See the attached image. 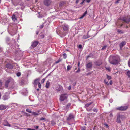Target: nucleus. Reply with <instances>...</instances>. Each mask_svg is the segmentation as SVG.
Instances as JSON below:
<instances>
[{"label": "nucleus", "instance_id": "45", "mask_svg": "<svg viewBox=\"0 0 130 130\" xmlns=\"http://www.w3.org/2000/svg\"><path fill=\"white\" fill-rule=\"evenodd\" d=\"M43 27V25H41L40 26V28H42Z\"/></svg>", "mask_w": 130, "mask_h": 130}, {"label": "nucleus", "instance_id": "10", "mask_svg": "<svg viewBox=\"0 0 130 130\" xmlns=\"http://www.w3.org/2000/svg\"><path fill=\"white\" fill-rule=\"evenodd\" d=\"M121 119L120 118V115L119 114L117 115V118L116 119V122L118 123H120L121 122V121L120 120V119Z\"/></svg>", "mask_w": 130, "mask_h": 130}, {"label": "nucleus", "instance_id": "53", "mask_svg": "<svg viewBox=\"0 0 130 130\" xmlns=\"http://www.w3.org/2000/svg\"><path fill=\"white\" fill-rule=\"evenodd\" d=\"M79 0H76V4H77L79 2Z\"/></svg>", "mask_w": 130, "mask_h": 130}, {"label": "nucleus", "instance_id": "43", "mask_svg": "<svg viewBox=\"0 0 130 130\" xmlns=\"http://www.w3.org/2000/svg\"><path fill=\"white\" fill-rule=\"evenodd\" d=\"M82 47V46L81 45V44H80V45H79L78 46V47L79 48H81Z\"/></svg>", "mask_w": 130, "mask_h": 130}, {"label": "nucleus", "instance_id": "25", "mask_svg": "<svg viewBox=\"0 0 130 130\" xmlns=\"http://www.w3.org/2000/svg\"><path fill=\"white\" fill-rule=\"evenodd\" d=\"M51 124L52 125L54 126L55 125L56 123L55 121L53 120L51 121Z\"/></svg>", "mask_w": 130, "mask_h": 130}, {"label": "nucleus", "instance_id": "63", "mask_svg": "<svg viewBox=\"0 0 130 130\" xmlns=\"http://www.w3.org/2000/svg\"><path fill=\"white\" fill-rule=\"evenodd\" d=\"M61 4H62V3H60V6H62V5H61Z\"/></svg>", "mask_w": 130, "mask_h": 130}, {"label": "nucleus", "instance_id": "12", "mask_svg": "<svg viewBox=\"0 0 130 130\" xmlns=\"http://www.w3.org/2000/svg\"><path fill=\"white\" fill-rule=\"evenodd\" d=\"M6 67L9 69H11L13 68V67L12 65L9 63L7 64L6 65Z\"/></svg>", "mask_w": 130, "mask_h": 130}, {"label": "nucleus", "instance_id": "2", "mask_svg": "<svg viewBox=\"0 0 130 130\" xmlns=\"http://www.w3.org/2000/svg\"><path fill=\"white\" fill-rule=\"evenodd\" d=\"M120 19L125 23L128 24L130 22V17L127 15L120 18Z\"/></svg>", "mask_w": 130, "mask_h": 130}, {"label": "nucleus", "instance_id": "8", "mask_svg": "<svg viewBox=\"0 0 130 130\" xmlns=\"http://www.w3.org/2000/svg\"><path fill=\"white\" fill-rule=\"evenodd\" d=\"M74 118V115L71 114H70L68 117L67 118V120L69 121L70 120L73 119Z\"/></svg>", "mask_w": 130, "mask_h": 130}, {"label": "nucleus", "instance_id": "57", "mask_svg": "<svg viewBox=\"0 0 130 130\" xmlns=\"http://www.w3.org/2000/svg\"><path fill=\"white\" fill-rule=\"evenodd\" d=\"M80 64V62L79 61L78 62V67H79V66Z\"/></svg>", "mask_w": 130, "mask_h": 130}, {"label": "nucleus", "instance_id": "60", "mask_svg": "<svg viewBox=\"0 0 130 130\" xmlns=\"http://www.w3.org/2000/svg\"><path fill=\"white\" fill-rule=\"evenodd\" d=\"M38 33H39V32H38V31H36V34L37 35V34H38Z\"/></svg>", "mask_w": 130, "mask_h": 130}, {"label": "nucleus", "instance_id": "27", "mask_svg": "<svg viewBox=\"0 0 130 130\" xmlns=\"http://www.w3.org/2000/svg\"><path fill=\"white\" fill-rule=\"evenodd\" d=\"M106 76L107 78V79H108V80H109L110 79H111V76H109L107 74L106 75Z\"/></svg>", "mask_w": 130, "mask_h": 130}, {"label": "nucleus", "instance_id": "6", "mask_svg": "<svg viewBox=\"0 0 130 130\" xmlns=\"http://www.w3.org/2000/svg\"><path fill=\"white\" fill-rule=\"evenodd\" d=\"M51 1L50 0H45L44 2V4L46 6H48L50 5Z\"/></svg>", "mask_w": 130, "mask_h": 130}, {"label": "nucleus", "instance_id": "28", "mask_svg": "<svg viewBox=\"0 0 130 130\" xmlns=\"http://www.w3.org/2000/svg\"><path fill=\"white\" fill-rule=\"evenodd\" d=\"M72 68V66L70 65H68L67 66V70L68 71L69 70Z\"/></svg>", "mask_w": 130, "mask_h": 130}, {"label": "nucleus", "instance_id": "59", "mask_svg": "<svg viewBox=\"0 0 130 130\" xmlns=\"http://www.w3.org/2000/svg\"><path fill=\"white\" fill-rule=\"evenodd\" d=\"M90 57V56L89 55L87 57V59L88 58Z\"/></svg>", "mask_w": 130, "mask_h": 130}, {"label": "nucleus", "instance_id": "7", "mask_svg": "<svg viewBox=\"0 0 130 130\" xmlns=\"http://www.w3.org/2000/svg\"><path fill=\"white\" fill-rule=\"evenodd\" d=\"M3 125L5 126L10 127L11 126L9 124L8 122L6 120H4L3 123Z\"/></svg>", "mask_w": 130, "mask_h": 130}, {"label": "nucleus", "instance_id": "41", "mask_svg": "<svg viewBox=\"0 0 130 130\" xmlns=\"http://www.w3.org/2000/svg\"><path fill=\"white\" fill-rule=\"evenodd\" d=\"M45 119L43 117H41L40 118V120H45Z\"/></svg>", "mask_w": 130, "mask_h": 130}, {"label": "nucleus", "instance_id": "47", "mask_svg": "<svg viewBox=\"0 0 130 130\" xmlns=\"http://www.w3.org/2000/svg\"><path fill=\"white\" fill-rule=\"evenodd\" d=\"M38 126H34V127L36 129H37L38 128Z\"/></svg>", "mask_w": 130, "mask_h": 130}, {"label": "nucleus", "instance_id": "56", "mask_svg": "<svg viewBox=\"0 0 130 130\" xmlns=\"http://www.w3.org/2000/svg\"><path fill=\"white\" fill-rule=\"evenodd\" d=\"M106 46H104L102 48V49H105L106 47Z\"/></svg>", "mask_w": 130, "mask_h": 130}, {"label": "nucleus", "instance_id": "19", "mask_svg": "<svg viewBox=\"0 0 130 130\" xmlns=\"http://www.w3.org/2000/svg\"><path fill=\"white\" fill-rule=\"evenodd\" d=\"M50 83L48 81H47L46 82V85L45 86V87L47 88H49L50 85Z\"/></svg>", "mask_w": 130, "mask_h": 130}, {"label": "nucleus", "instance_id": "20", "mask_svg": "<svg viewBox=\"0 0 130 130\" xmlns=\"http://www.w3.org/2000/svg\"><path fill=\"white\" fill-rule=\"evenodd\" d=\"M39 81V79H35L34 82V84L35 85H36L37 83H38L39 82H38Z\"/></svg>", "mask_w": 130, "mask_h": 130}, {"label": "nucleus", "instance_id": "13", "mask_svg": "<svg viewBox=\"0 0 130 130\" xmlns=\"http://www.w3.org/2000/svg\"><path fill=\"white\" fill-rule=\"evenodd\" d=\"M63 28L64 30L67 31L68 29V26L67 25L65 24L63 26Z\"/></svg>", "mask_w": 130, "mask_h": 130}, {"label": "nucleus", "instance_id": "64", "mask_svg": "<svg viewBox=\"0 0 130 130\" xmlns=\"http://www.w3.org/2000/svg\"><path fill=\"white\" fill-rule=\"evenodd\" d=\"M123 25V24H121V26H122Z\"/></svg>", "mask_w": 130, "mask_h": 130}, {"label": "nucleus", "instance_id": "4", "mask_svg": "<svg viewBox=\"0 0 130 130\" xmlns=\"http://www.w3.org/2000/svg\"><path fill=\"white\" fill-rule=\"evenodd\" d=\"M68 97V95L66 93L62 94L60 97V100L61 101H63L67 99Z\"/></svg>", "mask_w": 130, "mask_h": 130}, {"label": "nucleus", "instance_id": "51", "mask_svg": "<svg viewBox=\"0 0 130 130\" xmlns=\"http://www.w3.org/2000/svg\"><path fill=\"white\" fill-rule=\"evenodd\" d=\"M91 109H88V108H87V110L88 111H89L91 110Z\"/></svg>", "mask_w": 130, "mask_h": 130}, {"label": "nucleus", "instance_id": "54", "mask_svg": "<svg viewBox=\"0 0 130 130\" xmlns=\"http://www.w3.org/2000/svg\"><path fill=\"white\" fill-rule=\"evenodd\" d=\"M128 64L129 66L130 67V60H129L128 61Z\"/></svg>", "mask_w": 130, "mask_h": 130}, {"label": "nucleus", "instance_id": "23", "mask_svg": "<svg viewBox=\"0 0 130 130\" xmlns=\"http://www.w3.org/2000/svg\"><path fill=\"white\" fill-rule=\"evenodd\" d=\"M126 74L129 77H130V71L128 70L127 71Z\"/></svg>", "mask_w": 130, "mask_h": 130}, {"label": "nucleus", "instance_id": "3", "mask_svg": "<svg viewBox=\"0 0 130 130\" xmlns=\"http://www.w3.org/2000/svg\"><path fill=\"white\" fill-rule=\"evenodd\" d=\"M13 81V79L11 78H8L6 80L5 83V87L6 88H7L8 86V84L10 83H12Z\"/></svg>", "mask_w": 130, "mask_h": 130}, {"label": "nucleus", "instance_id": "35", "mask_svg": "<svg viewBox=\"0 0 130 130\" xmlns=\"http://www.w3.org/2000/svg\"><path fill=\"white\" fill-rule=\"evenodd\" d=\"M16 75L17 76H20L21 74L20 72H18L16 74Z\"/></svg>", "mask_w": 130, "mask_h": 130}, {"label": "nucleus", "instance_id": "39", "mask_svg": "<svg viewBox=\"0 0 130 130\" xmlns=\"http://www.w3.org/2000/svg\"><path fill=\"white\" fill-rule=\"evenodd\" d=\"M80 68H78V70L76 71V73L78 72H80Z\"/></svg>", "mask_w": 130, "mask_h": 130}, {"label": "nucleus", "instance_id": "52", "mask_svg": "<svg viewBox=\"0 0 130 130\" xmlns=\"http://www.w3.org/2000/svg\"><path fill=\"white\" fill-rule=\"evenodd\" d=\"M27 129L28 130H36L35 129H31L30 128H27Z\"/></svg>", "mask_w": 130, "mask_h": 130}, {"label": "nucleus", "instance_id": "32", "mask_svg": "<svg viewBox=\"0 0 130 130\" xmlns=\"http://www.w3.org/2000/svg\"><path fill=\"white\" fill-rule=\"evenodd\" d=\"M26 111L28 112H29V113H32V111H31L29 109H27L26 110Z\"/></svg>", "mask_w": 130, "mask_h": 130}, {"label": "nucleus", "instance_id": "55", "mask_svg": "<svg viewBox=\"0 0 130 130\" xmlns=\"http://www.w3.org/2000/svg\"><path fill=\"white\" fill-rule=\"evenodd\" d=\"M90 1V0H86V2L87 3H89Z\"/></svg>", "mask_w": 130, "mask_h": 130}, {"label": "nucleus", "instance_id": "9", "mask_svg": "<svg viewBox=\"0 0 130 130\" xmlns=\"http://www.w3.org/2000/svg\"><path fill=\"white\" fill-rule=\"evenodd\" d=\"M92 62H90L88 63L86 65V67L87 69L91 68L92 67Z\"/></svg>", "mask_w": 130, "mask_h": 130}, {"label": "nucleus", "instance_id": "46", "mask_svg": "<svg viewBox=\"0 0 130 130\" xmlns=\"http://www.w3.org/2000/svg\"><path fill=\"white\" fill-rule=\"evenodd\" d=\"M2 83L1 80H0V87H1L2 85Z\"/></svg>", "mask_w": 130, "mask_h": 130}, {"label": "nucleus", "instance_id": "37", "mask_svg": "<svg viewBox=\"0 0 130 130\" xmlns=\"http://www.w3.org/2000/svg\"><path fill=\"white\" fill-rule=\"evenodd\" d=\"M32 114L33 115H39V114L36 112H33L32 113Z\"/></svg>", "mask_w": 130, "mask_h": 130}, {"label": "nucleus", "instance_id": "62", "mask_svg": "<svg viewBox=\"0 0 130 130\" xmlns=\"http://www.w3.org/2000/svg\"><path fill=\"white\" fill-rule=\"evenodd\" d=\"M91 73H88L87 74V75H89Z\"/></svg>", "mask_w": 130, "mask_h": 130}, {"label": "nucleus", "instance_id": "48", "mask_svg": "<svg viewBox=\"0 0 130 130\" xmlns=\"http://www.w3.org/2000/svg\"><path fill=\"white\" fill-rule=\"evenodd\" d=\"M71 86H69L68 87V89L69 90H70L71 89Z\"/></svg>", "mask_w": 130, "mask_h": 130}, {"label": "nucleus", "instance_id": "50", "mask_svg": "<svg viewBox=\"0 0 130 130\" xmlns=\"http://www.w3.org/2000/svg\"><path fill=\"white\" fill-rule=\"evenodd\" d=\"M109 84L110 85H112V80H110V81Z\"/></svg>", "mask_w": 130, "mask_h": 130}, {"label": "nucleus", "instance_id": "61", "mask_svg": "<svg viewBox=\"0 0 130 130\" xmlns=\"http://www.w3.org/2000/svg\"><path fill=\"white\" fill-rule=\"evenodd\" d=\"M60 62V61H56V63H58L59 62Z\"/></svg>", "mask_w": 130, "mask_h": 130}, {"label": "nucleus", "instance_id": "15", "mask_svg": "<svg viewBox=\"0 0 130 130\" xmlns=\"http://www.w3.org/2000/svg\"><path fill=\"white\" fill-rule=\"evenodd\" d=\"M6 106L4 105H1L0 106V110H3L6 108Z\"/></svg>", "mask_w": 130, "mask_h": 130}, {"label": "nucleus", "instance_id": "31", "mask_svg": "<svg viewBox=\"0 0 130 130\" xmlns=\"http://www.w3.org/2000/svg\"><path fill=\"white\" fill-rule=\"evenodd\" d=\"M104 83L108 85H109V83L108 82V81H107L106 79H105L104 80Z\"/></svg>", "mask_w": 130, "mask_h": 130}, {"label": "nucleus", "instance_id": "38", "mask_svg": "<svg viewBox=\"0 0 130 130\" xmlns=\"http://www.w3.org/2000/svg\"><path fill=\"white\" fill-rule=\"evenodd\" d=\"M86 127L85 126L81 128V130H86Z\"/></svg>", "mask_w": 130, "mask_h": 130}, {"label": "nucleus", "instance_id": "17", "mask_svg": "<svg viewBox=\"0 0 130 130\" xmlns=\"http://www.w3.org/2000/svg\"><path fill=\"white\" fill-rule=\"evenodd\" d=\"M90 37V36L88 35V32L87 33V35H83L82 38L83 39H86Z\"/></svg>", "mask_w": 130, "mask_h": 130}, {"label": "nucleus", "instance_id": "44", "mask_svg": "<svg viewBox=\"0 0 130 130\" xmlns=\"http://www.w3.org/2000/svg\"><path fill=\"white\" fill-rule=\"evenodd\" d=\"M117 31L118 33H122L121 31L120 30L118 29L117 30Z\"/></svg>", "mask_w": 130, "mask_h": 130}, {"label": "nucleus", "instance_id": "49", "mask_svg": "<svg viewBox=\"0 0 130 130\" xmlns=\"http://www.w3.org/2000/svg\"><path fill=\"white\" fill-rule=\"evenodd\" d=\"M85 0H83L82 2L80 3V4H82L84 2Z\"/></svg>", "mask_w": 130, "mask_h": 130}, {"label": "nucleus", "instance_id": "14", "mask_svg": "<svg viewBox=\"0 0 130 130\" xmlns=\"http://www.w3.org/2000/svg\"><path fill=\"white\" fill-rule=\"evenodd\" d=\"M95 64L96 65L100 66L102 64V62L100 61H98L95 62Z\"/></svg>", "mask_w": 130, "mask_h": 130}, {"label": "nucleus", "instance_id": "24", "mask_svg": "<svg viewBox=\"0 0 130 130\" xmlns=\"http://www.w3.org/2000/svg\"><path fill=\"white\" fill-rule=\"evenodd\" d=\"M120 116L121 119L122 120H123V119H124L125 118V117L123 115H120Z\"/></svg>", "mask_w": 130, "mask_h": 130}, {"label": "nucleus", "instance_id": "58", "mask_svg": "<svg viewBox=\"0 0 130 130\" xmlns=\"http://www.w3.org/2000/svg\"><path fill=\"white\" fill-rule=\"evenodd\" d=\"M70 104H68V105H67L66 106L67 107L68 106H70Z\"/></svg>", "mask_w": 130, "mask_h": 130}, {"label": "nucleus", "instance_id": "36", "mask_svg": "<svg viewBox=\"0 0 130 130\" xmlns=\"http://www.w3.org/2000/svg\"><path fill=\"white\" fill-rule=\"evenodd\" d=\"M45 80V78H43L41 81V83H43Z\"/></svg>", "mask_w": 130, "mask_h": 130}, {"label": "nucleus", "instance_id": "34", "mask_svg": "<svg viewBox=\"0 0 130 130\" xmlns=\"http://www.w3.org/2000/svg\"><path fill=\"white\" fill-rule=\"evenodd\" d=\"M63 58H64L65 59L66 58V57H67V55H66V54L65 53H64L63 54Z\"/></svg>", "mask_w": 130, "mask_h": 130}, {"label": "nucleus", "instance_id": "22", "mask_svg": "<svg viewBox=\"0 0 130 130\" xmlns=\"http://www.w3.org/2000/svg\"><path fill=\"white\" fill-rule=\"evenodd\" d=\"M44 37V35L43 34H41L39 36V38L40 39H42Z\"/></svg>", "mask_w": 130, "mask_h": 130}, {"label": "nucleus", "instance_id": "30", "mask_svg": "<svg viewBox=\"0 0 130 130\" xmlns=\"http://www.w3.org/2000/svg\"><path fill=\"white\" fill-rule=\"evenodd\" d=\"M93 110L94 112H97L98 111V109L97 108L95 107L93 109Z\"/></svg>", "mask_w": 130, "mask_h": 130}, {"label": "nucleus", "instance_id": "5", "mask_svg": "<svg viewBox=\"0 0 130 130\" xmlns=\"http://www.w3.org/2000/svg\"><path fill=\"white\" fill-rule=\"evenodd\" d=\"M128 108V107L127 106H121L117 108L118 110L121 111H125Z\"/></svg>", "mask_w": 130, "mask_h": 130}, {"label": "nucleus", "instance_id": "1", "mask_svg": "<svg viewBox=\"0 0 130 130\" xmlns=\"http://www.w3.org/2000/svg\"><path fill=\"white\" fill-rule=\"evenodd\" d=\"M109 61L111 64L115 65L117 64L119 62L118 58L115 56H110Z\"/></svg>", "mask_w": 130, "mask_h": 130}, {"label": "nucleus", "instance_id": "42", "mask_svg": "<svg viewBox=\"0 0 130 130\" xmlns=\"http://www.w3.org/2000/svg\"><path fill=\"white\" fill-rule=\"evenodd\" d=\"M120 1V0H117L116 2H115V3L117 4L119 3V2Z\"/></svg>", "mask_w": 130, "mask_h": 130}, {"label": "nucleus", "instance_id": "11", "mask_svg": "<svg viewBox=\"0 0 130 130\" xmlns=\"http://www.w3.org/2000/svg\"><path fill=\"white\" fill-rule=\"evenodd\" d=\"M38 43L39 42L37 41H34L33 42L31 46L33 47H35L37 46V45L38 44Z\"/></svg>", "mask_w": 130, "mask_h": 130}, {"label": "nucleus", "instance_id": "18", "mask_svg": "<svg viewBox=\"0 0 130 130\" xmlns=\"http://www.w3.org/2000/svg\"><path fill=\"white\" fill-rule=\"evenodd\" d=\"M12 19L14 21H15L17 20V18H16L15 15L14 14H13L12 17Z\"/></svg>", "mask_w": 130, "mask_h": 130}, {"label": "nucleus", "instance_id": "16", "mask_svg": "<svg viewBox=\"0 0 130 130\" xmlns=\"http://www.w3.org/2000/svg\"><path fill=\"white\" fill-rule=\"evenodd\" d=\"M126 44V42L125 41H122L120 44V48H122Z\"/></svg>", "mask_w": 130, "mask_h": 130}, {"label": "nucleus", "instance_id": "33", "mask_svg": "<svg viewBox=\"0 0 130 130\" xmlns=\"http://www.w3.org/2000/svg\"><path fill=\"white\" fill-rule=\"evenodd\" d=\"M38 87L39 88H41V85L40 82L38 83Z\"/></svg>", "mask_w": 130, "mask_h": 130}, {"label": "nucleus", "instance_id": "21", "mask_svg": "<svg viewBox=\"0 0 130 130\" xmlns=\"http://www.w3.org/2000/svg\"><path fill=\"white\" fill-rule=\"evenodd\" d=\"M93 103V102H89L88 103H87L86 104H85V106L86 107H88L89 105H91Z\"/></svg>", "mask_w": 130, "mask_h": 130}, {"label": "nucleus", "instance_id": "40", "mask_svg": "<svg viewBox=\"0 0 130 130\" xmlns=\"http://www.w3.org/2000/svg\"><path fill=\"white\" fill-rule=\"evenodd\" d=\"M104 125L106 126V127L108 128L109 127V126L108 125L106 124H105Z\"/></svg>", "mask_w": 130, "mask_h": 130}, {"label": "nucleus", "instance_id": "26", "mask_svg": "<svg viewBox=\"0 0 130 130\" xmlns=\"http://www.w3.org/2000/svg\"><path fill=\"white\" fill-rule=\"evenodd\" d=\"M87 11H86L83 14V15L80 17V18H83L86 14Z\"/></svg>", "mask_w": 130, "mask_h": 130}, {"label": "nucleus", "instance_id": "29", "mask_svg": "<svg viewBox=\"0 0 130 130\" xmlns=\"http://www.w3.org/2000/svg\"><path fill=\"white\" fill-rule=\"evenodd\" d=\"M106 69L109 72L110 71V67H105Z\"/></svg>", "mask_w": 130, "mask_h": 130}]
</instances>
